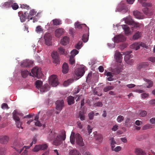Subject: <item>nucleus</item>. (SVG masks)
I'll use <instances>...</instances> for the list:
<instances>
[{
    "label": "nucleus",
    "instance_id": "1",
    "mask_svg": "<svg viewBox=\"0 0 155 155\" xmlns=\"http://www.w3.org/2000/svg\"><path fill=\"white\" fill-rule=\"evenodd\" d=\"M66 132L64 130L61 131L59 134L54 130H52L47 137V140L51 141L54 140L53 144L55 146H59L62 143L63 141L66 139Z\"/></svg>",
    "mask_w": 155,
    "mask_h": 155
},
{
    "label": "nucleus",
    "instance_id": "2",
    "mask_svg": "<svg viewBox=\"0 0 155 155\" xmlns=\"http://www.w3.org/2000/svg\"><path fill=\"white\" fill-rule=\"evenodd\" d=\"M75 139L77 144L81 146H84V143L80 135L78 133H77L75 135L74 133L72 132L70 137V142L72 144L74 143Z\"/></svg>",
    "mask_w": 155,
    "mask_h": 155
},
{
    "label": "nucleus",
    "instance_id": "3",
    "mask_svg": "<svg viewBox=\"0 0 155 155\" xmlns=\"http://www.w3.org/2000/svg\"><path fill=\"white\" fill-rule=\"evenodd\" d=\"M31 71L33 75L37 78H41L43 74L40 68L35 67L31 70Z\"/></svg>",
    "mask_w": 155,
    "mask_h": 155
},
{
    "label": "nucleus",
    "instance_id": "4",
    "mask_svg": "<svg viewBox=\"0 0 155 155\" xmlns=\"http://www.w3.org/2000/svg\"><path fill=\"white\" fill-rule=\"evenodd\" d=\"M49 84L53 87L57 86L58 84L57 76L55 75H51L49 78Z\"/></svg>",
    "mask_w": 155,
    "mask_h": 155
},
{
    "label": "nucleus",
    "instance_id": "5",
    "mask_svg": "<svg viewBox=\"0 0 155 155\" xmlns=\"http://www.w3.org/2000/svg\"><path fill=\"white\" fill-rule=\"evenodd\" d=\"M44 38L45 44L48 46H51L52 45V37L50 33H46L44 35Z\"/></svg>",
    "mask_w": 155,
    "mask_h": 155
},
{
    "label": "nucleus",
    "instance_id": "6",
    "mask_svg": "<svg viewBox=\"0 0 155 155\" xmlns=\"http://www.w3.org/2000/svg\"><path fill=\"white\" fill-rule=\"evenodd\" d=\"M85 68L84 66H82L76 69L75 71L76 75L80 77L83 76L85 73Z\"/></svg>",
    "mask_w": 155,
    "mask_h": 155
},
{
    "label": "nucleus",
    "instance_id": "7",
    "mask_svg": "<svg viewBox=\"0 0 155 155\" xmlns=\"http://www.w3.org/2000/svg\"><path fill=\"white\" fill-rule=\"evenodd\" d=\"M48 147L47 144H43L36 145L33 149V151L35 152H38L40 150H44L46 149Z\"/></svg>",
    "mask_w": 155,
    "mask_h": 155
},
{
    "label": "nucleus",
    "instance_id": "8",
    "mask_svg": "<svg viewBox=\"0 0 155 155\" xmlns=\"http://www.w3.org/2000/svg\"><path fill=\"white\" fill-rule=\"evenodd\" d=\"M51 54L54 63L56 64H59L60 63L59 55L57 51H53Z\"/></svg>",
    "mask_w": 155,
    "mask_h": 155
},
{
    "label": "nucleus",
    "instance_id": "9",
    "mask_svg": "<svg viewBox=\"0 0 155 155\" xmlns=\"http://www.w3.org/2000/svg\"><path fill=\"white\" fill-rule=\"evenodd\" d=\"M75 28L82 29L84 28L85 31H89V28L87 26L86 24H80L79 22H77L75 23Z\"/></svg>",
    "mask_w": 155,
    "mask_h": 155
},
{
    "label": "nucleus",
    "instance_id": "10",
    "mask_svg": "<svg viewBox=\"0 0 155 155\" xmlns=\"http://www.w3.org/2000/svg\"><path fill=\"white\" fill-rule=\"evenodd\" d=\"M56 108L57 110L61 111L64 106V102L63 100L57 101L56 103Z\"/></svg>",
    "mask_w": 155,
    "mask_h": 155
},
{
    "label": "nucleus",
    "instance_id": "11",
    "mask_svg": "<svg viewBox=\"0 0 155 155\" xmlns=\"http://www.w3.org/2000/svg\"><path fill=\"white\" fill-rule=\"evenodd\" d=\"M114 58L116 59V61L120 63L122 62V54L117 51H115L114 54Z\"/></svg>",
    "mask_w": 155,
    "mask_h": 155
},
{
    "label": "nucleus",
    "instance_id": "12",
    "mask_svg": "<svg viewBox=\"0 0 155 155\" xmlns=\"http://www.w3.org/2000/svg\"><path fill=\"white\" fill-rule=\"evenodd\" d=\"M114 39V42L116 43L123 41L125 40V37L121 35H119L115 36Z\"/></svg>",
    "mask_w": 155,
    "mask_h": 155
},
{
    "label": "nucleus",
    "instance_id": "13",
    "mask_svg": "<svg viewBox=\"0 0 155 155\" xmlns=\"http://www.w3.org/2000/svg\"><path fill=\"white\" fill-rule=\"evenodd\" d=\"M33 62L29 60H24L21 64L22 67H30L32 66Z\"/></svg>",
    "mask_w": 155,
    "mask_h": 155
},
{
    "label": "nucleus",
    "instance_id": "14",
    "mask_svg": "<svg viewBox=\"0 0 155 155\" xmlns=\"http://www.w3.org/2000/svg\"><path fill=\"white\" fill-rule=\"evenodd\" d=\"M14 145L15 147V149L19 153H20L23 150L24 147L21 148L20 150H19L18 149V148H21L23 146L22 143H21L19 142H16L14 143Z\"/></svg>",
    "mask_w": 155,
    "mask_h": 155
},
{
    "label": "nucleus",
    "instance_id": "15",
    "mask_svg": "<svg viewBox=\"0 0 155 155\" xmlns=\"http://www.w3.org/2000/svg\"><path fill=\"white\" fill-rule=\"evenodd\" d=\"M9 138L7 136H2L0 137V143L3 144H7L8 142Z\"/></svg>",
    "mask_w": 155,
    "mask_h": 155
},
{
    "label": "nucleus",
    "instance_id": "16",
    "mask_svg": "<svg viewBox=\"0 0 155 155\" xmlns=\"http://www.w3.org/2000/svg\"><path fill=\"white\" fill-rule=\"evenodd\" d=\"M28 13L27 12H25L24 14L22 13H18L21 22H23L25 21L26 19H27Z\"/></svg>",
    "mask_w": 155,
    "mask_h": 155
},
{
    "label": "nucleus",
    "instance_id": "17",
    "mask_svg": "<svg viewBox=\"0 0 155 155\" xmlns=\"http://www.w3.org/2000/svg\"><path fill=\"white\" fill-rule=\"evenodd\" d=\"M64 30L61 28H59L56 29L55 31V35L56 37L59 38L63 35Z\"/></svg>",
    "mask_w": 155,
    "mask_h": 155
},
{
    "label": "nucleus",
    "instance_id": "18",
    "mask_svg": "<svg viewBox=\"0 0 155 155\" xmlns=\"http://www.w3.org/2000/svg\"><path fill=\"white\" fill-rule=\"evenodd\" d=\"M133 14L134 16L137 18L143 19L144 18L143 14L138 11H134Z\"/></svg>",
    "mask_w": 155,
    "mask_h": 155
},
{
    "label": "nucleus",
    "instance_id": "19",
    "mask_svg": "<svg viewBox=\"0 0 155 155\" xmlns=\"http://www.w3.org/2000/svg\"><path fill=\"white\" fill-rule=\"evenodd\" d=\"M124 19L125 23L129 25H133L134 23V21L132 18V17L130 16L127 17Z\"/></svg>",
    "mask_w": 155,
    "mask_h": 155
},
{
    "label": "nucleus",
    "instance_id": "20",
    "mask_svg": "<svg viewBox=\"0 0 155 155\" xmlns=\"http://www.w3.org/2000/svg\"><path fill=\"white\" fill-rule=\"evenodd\" d=\"M135 152L137 155H146L145 151L139 148L135 149Z\"/></svg>",
    "mask_w": 155,
    "mask_h": 155
},
{
    "label": "nucleus",
    "instance_id": "21",
    "mask_svg": "<svg viewBox=\"0 0 155 155\" xmlns=\"http://www.w3.org/2000/svg\"><path fill=\"white\" fill-rule=\"evenodd\" d=\"M69 38L67 36H64L61 40V43L63 45H66L68 43Z\"/></svg>",
    "mask_w": 155,
    "mask_h": 155
},
{
    "label": "nucleus",
    "instance_id": "22",
    "mask_svg": "<svg viewBox=\"0 0 155 155\" xmlns=\"http://www.w3.org/2000/svg\"><path fill=\"white\" fill-rule=\"evenodd\" d=\"M36 13V12H35L34 9L31 10L29 14H28L27 16V19H28L31 20L32 19L33 16L35 15Z\"/></svg>",
    "mask_w": 155,
    "mask_h": 155
},
{
    "label": "nucleus",
    "instance_id": "23",
    "mask_svg": "<svg viewBox=\"0 0 155 155\" xmlns=\"http://www.w3.org/2000/svg\"><path fill=\"white\" fill-rule=\"evenodd\" d=\"M142 10L144 14L149 17L151 16L153 14L152 12L149 10L147 7H144Z\"/></svg>",
    "mask_w": 155,
    "mask_h": 155
},
{
    "label": "nucleus",
    "instance_id": "24",
    "mask_svg": "<svg viewBox=\"0 0 155 155\" xmlns=\"http://www.w3.org/2000/svg\"><path fill=\"white\" fill-rule=\"evenodd\" d=\"M67 100L69 105H71L74 103V98L72 96H70L68 97Z\"/></svg>",
    "mask_w": 155,
    "mask_h": 155
},
{
    "label": "nucleus",
    "instance_id": "25",
    "mask_svg": "<svg viewBox=\"0 0 155 155\" xmlns=\"http://www.w3.org/2000/svg\"><path fill=\"white\" fill-rule=\"evenodd\" d=\"M86 33L84 34L82 37V40L84 42H87L88 40L89 31H86Z\"/></svg>",
    "mask_w": 155,
    "mask_h": 155
},
{
    "label": "nucleus",
    "instance_id": "26",
    "mask_svg": "<svg viewBox=\"0 0 155 155\" xmlns=\"http://www.w3.org/2000/svg\"><path fill=\"white\" fill-rule=\"evenodd\" d=\"M50 88V87L48 84L44 85L42 87H41L40 91L41 92H44L48 91Z\"/></svg>",
    "mask_w": 155,
    "mask_h": 155
},
{
    "label": "nucleus",
    "instance_id": "27",
    "mask_svg": "<svg viewBox=\"0 0 155 155\" xmlns=\"http://www.w3.org/2000/svg\"><path fill=\"white\" fill-rule=\"evenodd\" d=\"M123 29L124 30L125 34L126 35H128L130 33V28L126 25H122Z\"/></svg>",
    "mask_w": 155,
    "mask_h": 155
},
{
    "label": "nucleus",
    "instance_id": "28",
    "mask_svg": "<svg viewBox=\"0 0 155 155\" xmlns=\"http://www.w3.org/2000/svg\"><path fill=\"white\" fill-rule=\"evenodd\" d=\"M149 65V63L148 62H143L141 63L137 67V68L140 69L142 68H147Z\"/></svg>",
    "mask_w": 155,
    "mask_h": 155
},
{
    "label": "nucleus",
    "instance_id": "29",
    "mask_svg": "<svg viewBox=\"0 0 155 155\" xmlns=\"http://www.w3.org/2000/svg\"><path fill=\"white\" fill-rule=\"evenodd\" d=\"M18 114L17 111L15 110L13 113V117L14 120L15 121V122L16 121H18L20 120V119L18 115Z\"/></svg>",
    "mask_w": 155,
    "mask_h": 155
},
{
    "label": "nucleus",
    "instance_id": "30",
    "mask_svg": "<svg viewBox=\"0 0 155 155\" xmlns=\"http://www.w3.org/2000/svg\"><path fill=\"white\" fill-rule=\"evenodd\" d=\"M69 70L68 66L66 63H64L62 66V72L64 74L67 73Z\"/></svg>",
    "mask_w": 155,
    "mask_h": 155
},
{
    "label": "nucleus",
    "instance_id": "31",
    "mask_svg": "<svg viewBox=\"0 0 155 155\" xmlns=\"http://www.w3.org/2000/svg\"><path fill=\"white\" fill-rule=\"evenodd\" d=\"M145 45L142 43L138 44L137 43H135L132 45V46L136 50H138L140 48V46L143 47Z\"/></svg>",
    "mask_w": 155,
    "mask_h": 155
},
{
    "label": "nucleus",
    "instance_id": "32",
    "mask_svg": "<svg viewBox=\"0 0 155 155\" xmlns=\"http://www.w3.org/2000/svg\"><path fill=\"white\" fill-rule=\"evenodd\" d=\"M118 11L121 12L122 13L124 14L127 11V9L124 5L120 8H118L117 9Z\"/></svg>",
    "mask_w": 155,
    "mask_h": 155
},
{
    "label": "nucleus",
    "instance_id": "33",
    "mask_svg": "<svg viewBox=\"0 0 155 155\" xmlns=\"http://www.w3.org/2000/svg\"><path fill=\"white\" fill-rule=\"evenodd\" d=\"M73 81V80L72 79H70L66 81H65L63 85L64 86L66 87L68 86L70 84L72 83Z\"/></svg>",
    "mask_w": 155,
    "mask_h": 155
},
{
    "label": "nucleus",
    "instance_id": "34",
    "mask_svg": "<svg viewBox=\"0 0 155 155\" xmlns=\"http://www.w3.org/2000/svg\"><path fill=\"white\" fill-rule=\"evenodd\" d=\"M12 4V1L11 0H10L4 3L2 6L5 8H8L10 7Z\"/></svg>",
    "mask_w": 155,
    "mask_h": 155
},
{
    "label": "nucleus",
    "instance_id": "35",
    "mask_svg": "<svg viewBox=\"0 0 155 155\" xmlns=\"http://www.w3.org/2000/svg\"><path fill=\"white\" fill-rule=\"evenodd\" d=\"M37 139L35 137H34L32 139V141L30 144V146H24V147L26 149H28L29 148L31 147L33 144H35L37 142Z\"/></svg>",
    "mask_w": 155,
    "mask_h": 155
},
{
    "label": "nucleus",
    "instance_id": "36",
    "mask_svg": "<svg viewBox=\"0 0 155 155\" xmlns=\"http://www.w3.org/2000/svg\"><path fill=\"white\" fill-rule=\"evenodd\" d=\"M53 24L54 25H58L61 24V21L60 20L55 19L52 20Z\"/></svg>",
    "mask_w": 155,
    "mask_h": 155
},
{
    "label": "nucleus",
    "instance_id": "37",
    "mask_svg": "<svg viewBox=\"0 0 155 155\" xmlns=\"http://www.w3.org/2000/svg\"><path fill=\"white\" fill-rule=\"evenodd\" d=\"M42 82L40 80H38L36 81L35 83V86L37 88H39L41 87L42 85Z\"/></svg>",
    "mask_w": 155,
    "mask_h": 155
},
{
    "label": "nucleus",
    "instance_id": "38",
    "mask_svg": "<svg viewBox=\"0 0 155 155\" xmlns=\"http://www.w3.org/2000/svg\"><path fill=\"white\" fill-rule=\"evenodd\" d=\"M141 35L140 33L137 31L134 35L133 38L134 40H137L141 37Z\"/></svg>",
    "mask_w": 155,
    "mask_h": 155
},
{
    "label": "nucleus",
    "instance_id": "39",
    "mask_svg": "<svg viewBox=\"0 0 155 155\" xmlns=\"http://www.w3.org/2000/svg\"><path fill=\"white\" fill-rule=\"evenodd\" d=\"M29 72L27 70L21 71V75L22 77L25 78L28 75Z\"/></svg>",
    "mask_w": 155,
    "mask_h": 155
},
{
    "label": "nucleus",
    "instance_id": "40",
    "mask_svg": "<svg viewBox=\"0 0 155 155\" xmlns=\"http://www.w3.org/2000/svg\"><path fill=\"white\" fill-rule=\"evenodd\" d=\"M139 116L142 117H144L146 116L147 112L144 110H140L139 112Z\"/></svg>",
    "mask_w": 155,
    "mask_h": 155
},
{
    "label": "nucleus",
    "instance_id": "41",
    "mask_svg": "<svg viewBox=\"0 0 155 155\" xmlns=\"http://www.w3.org/2000/svg\"><path fill=\"white\" fill-rule=\"evenodd\" d=\"M70 155H81L79 152L76 150H71L70 153Z\"/></svg>",
    "mask_w": 155,
    "mask_h": 155
},
{
    "label": "nucleus",
    "instance_id": "42",
    "mask_svg": "<svg viewBox=\"0 0 155 155\" xmlns=\"http://www.w3.org/2000/svg\"><path fill=\"white\" fill-rule=\"evenodd\" d=\"M79 117L81 120H85V117L83 112L80 111L79 113Z\"/></svg>",
    "mask_w": 155,
    "mask_h": 155
},
{
    "label": "nucleus",
    "instance_id": "43",
    "mask_svg": "<svg viewBox=\"0 0 155 155\" xmlns=\"http://www.w3.org/2000/svg\"><path fill=\"white\" fill-rule=\"evenodd\" d=\"M144 81L147 82L149 85L147 86V88H150L152 87L153 85V82L146 79H144Z\"/></svg>",
    "mask_w": 155,
    "mask_h": 155
},
{
    "label": "nucleus",
    "instance_id": "44",
    "mask_svg": "<svg viewBox=\"0 0 155 155\" xmlns=\"http://www.w3.org/2000/svg\"><path fill=\"white\" fill-rule=\"evenodd\" d=\"M131 52V51H129L127 52L126 53V55L124 58V60L126 61L127 62V61L130 60V58L128 55Z\"/></svg>",
    "mask_w": 155,
    "mask_h": 155
},
{
    "label": "nucleus",
    "instance_id": "45",
    "mask_svg": "<svg viewBox=\"0 0 155 155\" xmlns=\"http://www.w3.org/2000/svg\"><path fill=\"white\" fill-rule=\"evenodd\" d=\"M78 52H79L78 50L76 49H74L71 51V55L70 56L74 57L76 54H78Z\"/></svg>",
    "mask_w": 155,
    "mask_h": 155
},
{
    "label": "nucleus",
    "instance_id": "46",
    "mask_svg": "<svg viewBox=\"0 0 155 155\" xmlns=\"http://www.w3.org/2000/svg\"><path fill=\"white\" fill-rule=\"evenodd\" d=\"M6 149L5 147L0 148V155H5L6 153Z\"/></svg>",
    "mask_w": 155,
    "mask_h": 155
},
{
    "label": "nucleus",
    "instance_id": "47",
    "mask_svg": "<svg viewBox=\"0 0 155 155\" xmlns=\"http://www.w3.org/2000/svg\"><path fill=\"white\" fill-rule=\"evenodd\" d=\"M124 117L123 116L120 115L117 117V120L118 123H120L124 120Z\"/></svg>",
    "mask_w": 155,
    "mask_h": 155
},
{
    "label": "nucleus",
    "instance_id": "48",
    "mask_svg": "<svg viewBox=\"0 0 155 155\" xmlns=\"http://www.w3.org/2000/svg\"><path fill=\"white\" fill-rule=\"evenodd\" d=\"M114 88L113 86H108L104 88V91L105 92H107V91L112 90Z\"/></svg>",
    "mask_w": 155,
    "mask_h": 155
},
{
    "label": "nucleus",
    "instance_id": "49",
    "mask_svg": "<svg viewBox=\"0 0 155 155\" xmlns=\"http://www.w3.org/2000/svg\"><path fill=\"white\" fill-rule=\"evenodd\" d=\"M58 52L61 54H64L65 50L63 47H61L58 48Z\"/></svg>",
    "mask_w": 155,
    "mask_h": 155
},
{
    "label": "nucleus",
    "instance_id": "50",
    "mask_svg": "<svg viewBox=\"0 0 155 155\" xmlns=\"http://www.w3.org/2000/svg\"><path fill=\"white\" fill-rule=\"evenodd\" d=\"M11 6L12 9L14 10H16L18 8V4L16 3L12 4Z\"/></svg>",
    "mask_w": 155,
    "mask_h": 155
},
{
    "label": "nucleus",
    "instance_id": "51",
    "mask_svg": "<svg viewBox=\"0 0 155 155\" xmlns=\"http://www.w3.org/2000/svg\"><path fill=\"white\" fill-rule=\"evenodd\" d=\"M82 42L81 41H79L75 45V48L78 49H80L82 46Z\"/></svg>",
    "mask_w": 155,
    "mask_h": 155
},
{
    "label": "nucleus",
    "instance_id": "52",
    "mask_svg": "<svg viewBox=\"0 0 155 155\" xmlns=\"http://www.w3.org/2000/svg\"><path fill=\"white\" fill-rule=\"evenodd\" d=\"M16 126L18 128H21V129H23V127H21L22 123L21 122L20 120L18 121H16L15 122Z\"/></svg>",
    "mask_w": 155,
    "mask_h": 155
},
{
    "label": "nucleus",
    "instance_id": "53",
    "mask_svg": "<svg viewBox=\"0 0 155 155\" xmlns=\"http://www.w3.org/2000/svg\"><path fill=\"white\" fill-rule=\"evenodd\" d=\"M74 57L73 56H70L69 62L70 64H73L75 63V59H74Z\"/></svg>",
    "mask_w": 155,
    "mask_h": 155
},
{
    "label": "nucleus",
    "instance_id": "54",
    "mask_svg": "<svg viewBox=\"0 0 155 155\" xmlns=\"http://www.w3.org/2000/svg\"><path fill=\"white\" fill-rule=\"evenodd\" d=\"M94 113L93 111H91L88 114V116L90 120H92L94 118Z\"/></svg>",
    "mask_w": 155,
    "mask_h": 155
},
{
    "label": "nucleus",
    "instance_id": "55",
    "mask_svg": "<svg viewBox=\"0 0 155 155\" xmlns=\"http://www.w3.org/2000/svg\"><path fill=\"white\" fill-rule=\"evenodd\" d=\"M95 107H102L103 106V104L101 102H98L94 104Z\"/></svg>",
    "mask_w": 155,
    "mask_h": 155
},
{
    "label": "nucleus",
    "instance_id": "56",
    "mask_svg": "<svg viewBox=\"0 0 155 155\" xmlns=\"http://www.w3.org/2000/svg\"><path fill=\"white\" fill-rule=\"evenodd\" d=\"M149 96L148 94L146 93H142L141 94V96L142 98L144 99L148 97Z\"/></svg>",
    "mask_w": 155,
    "mask_h": 155
},
{
    "label": "nucleus",
    "instance_id": "57",
    "mask_svg": "<svg viewBox=\"0 0 155 155\" xmlns=\"http://www.w3.org/2000/svg\"><path fill=\"white\" fill-rule=\"evenodd\" d=\"M75 32L74 29L73 28H70L69 30V33L70 34L73 36Z\"/></svg>",
    "mask_w": 155,
    "mask_h": 155
},
{
    "label": "nucleus",
    "instance_id": "58",
    "mask_svg": "<svg viewBox=\"0 0 155 155\" xmlns=\"http://www.w3.org/2000/svg\"><path fill=\"white\" fill-rule=\"evenodd\" d=\"M43 31V29L40 25L38 26L36 28V31L37 32H40Z\"/></svg>",
    "mask_w": 155,
    "mask_h": 155
},
{
    "label": "nucleus",
    "instance_id": "59",
    "mask_svg": "<svg viewBox=\"0 0 155 155\" xmlns=\"http://www.w3.org/2000/svg\"><path fill=\"white\" fill-rule=\"evenodd\" d=\"M96 140L99 141V143H101L102 140V137L101 135L98 136L96 138Z\"/></svg>",
    "mask_w": 155,
    "mask_h": 155
},
{
    "label": "nucleus",
    "instance_id": "60",
    "mask_svg": "<svg viewBox=\"0 0 155 155\" xmlns=\"http://www.w3.org/2000/svg\"><path fill=\"white\" fill-rule=\"evenodd\" d=\"M87 128L88 134H90L92 132L93 128L91 127L89 125H88L87 127Z\"/></svg>",
    "mask_w": 155,
    "mask_h": 155
},
{
    "label": "nucleus",
    "instance_id": "61",
    "mask_svg": "<svg viewBox=\"0 0 155 155\" xmlns=\"http://www.w3.org/2000/svg\"><path fill=\"white\" fill-rule=\"evenodd\" d=\"M2 109H8V105L6 103H3L2 105Z\"/></svg>",
    "mask_w": 155,
    "mask_h": 155
},
{
    "label": "nucleus",
    "instance_id": "62",
    "mask_svg": "<svg viewBox=\"0 0 155 155\" xmlns=\"http://www.w3.org/2000/svg\"><path fill=\"white\" fill-rule=\"evenodd\" d=\"M151 126L150 124H146L144 125L143 127V130H146L151 128Z\"/></svg>",
    "mask_w": 155,
    "mask_h": 155
},
{
    "label": "nucleus",
    "instance_id": "63",
    "mask_svg": "<svg viewBox=\"0 0 155 155\" xmlns=\"http://www.w3.org/2000/svg\"><path fill=\"white\" fill-rule=\"evenodd\" d=\"M121 149V147L120 146H117L113 150H114L116 152H118Z\"/></svg>",
    "mask_w": 155,
    "mask_h": 155
},
{
    "label": "nucleus",
    "instance_id": "64",
    "mask_svg": "<svg viewBox=\"0 0 155 155\" xmlns=\"http://www.w3.org/2000/svg\"><path fill=\"white\" fill-rule=\"evenodd\" d=\"M148 60L152 62H155V57H149L148 58Z\"/></svg>",
    "mask_w": 155,
    "mask_h": 155
}]
</instances>
